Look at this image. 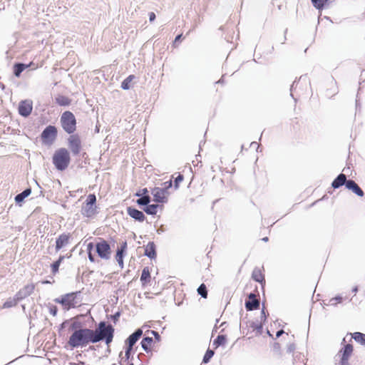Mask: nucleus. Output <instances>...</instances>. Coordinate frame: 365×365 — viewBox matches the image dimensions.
I'll use <instances>...</instances> for the list:
<instances>
[{
  "instance_id": "f257e3e1",
  "label": "nucleus",
  "mask_w": 365,
  "mask_h": 365,
  "mask_svg": "<svg viewBox=\"0 0 365 365\" xmlns=\"http://www.w3.org/2000/svg\"><path fill=\"white\" fill-rule=\"evenodd\" d=\"M93 329L85 327L73 332L70 336L68 344L71 349L85 347L89 344H96Z\"/></svg>"
},
{
  "instance_id": "f03ea898",
  "label": "nucleus",
  "mask_w": 365,
  "mask_h": 365,
  "mask_svg": "<svg viewBox=\"0 0 365 365\" xmlns=\"http://www.w3.org/2000/svg\"><path fill=\"white\" fill-rule=\"evenodd\" d=\"M93 332L96 343L104 341L109 346L113 341L115 329L112 324L105 321H101L96 328L93 329Z\"/></svg>"
},
{
  "instance_id": "7ed1b4c3",
  "label": "nucleus",
  "mask_w": 365,
  "mask_h": 365,
  "mask_svg": "<svg viewBox=\"0 0 365 365\" xmlns=\"http://www.w3.org/2000/svg\"><path fill=\"white\" fill-rule=\"evenodd\" d=\"M81 294L80 291L67 293L54 299L53 301L61 304L63 309L68 311L81 303Z\"/></svg>"
},
{
  "instance_id": "20e7f679",
  "label": "nucleus",
  "mask_w": 365,
  "mask_h": 365,
  "mask_svg": "<svg viewBox=\"0 0 365 365\" xmlns=\"http://www.w3.org/2000/svg\"><path fill=\"white\" fill-rule=\"evenodd\" d=\"M53 164L58 171L65 170L71 162V156L66 148H61L55 151L52 158Z\"/></svg>"
},
{
  "instance_id": "39448f33",
  "label": "nucleus",
  "mask_w": 365,
  "mask_h": 365,
  "mask_svg": "<svg viewBox=\"0 0 365 365\" xmlns=\"http://www.w3.org/2000/svg\"><path fill=\"white\" fill-rule=\"evenodd\" d=\"M60 123L63 130L70 135L76 130V119L71 111H64L61 115Z\"/></svg>"
},
{
  "instance_id": "423d86ee",
  "label": "nucleus",
  "mask_w": 365,
  "mask_h": 365,
  "mask_svg": "<svg viewBox=\"0 0 365 365\" xmlns=\"http://www.w3.org/2000/svg\"><path fill=\"white\" fill-rule=\"evenodd\" d=\"M95 248L96 252L101 259L106 260L110 259L111 247L108 241L103 238H98V241L95 244Z\"/></svg>"
},
{
  "instance_id": "0eeeda50",
  "label": "nucleus",
  "mask_w": 365,
  "mask_h": 365,
  "mask_svg": "<svg viewBox=\"0 0 365 365\" xmlns=\"http://www.w3.org/2000/svg\"><path fill=\"white\" fill-rule=\"evenodd\" d=\"M58 135V130L55 125L46 126L41 133L42 144L51 145L56 140Z\"/></svg>"
},
{
  "instance_id": "6e6552de",
  "label": "nucleus",
  "mask_w": 365,
  "mask_h": 365,
  "mask_svg": "<svg viewBox=\"0 0 365 365\" xmlns=\"http://www.w3.org/2000/svg\"><path fill=\"white\" fill-rule=\"evenodd\" d=\"M68 145L73 155H78L81 150V140L78 134L71 135L68 138Z\"/></svg>"
},
{
  "instance_id": "1a4fd4ad",
  "label": "nucleus",
  "mask_w": 365,
  "mask_h": 365,
  "mask_svg": "<svg viewBox=\"0 0 365 365\" xmlns=\"http://www.w3.org/2000/svg\"><path fill=\"white\" fill-rule=\"evenodd\" d=\"M245 307L247 312L257 310L260 307V301L257 298V295L254 292H250L247 295V299L245 300Z\"/></svg>"
},
{
  "instance_id": "9d476101",
  "label": "nucleus",
  "mask_w": 365,
  "mask_h": 365,
  "mask_svg": "<svg viewBox=\"0 0 365 365\" xmlns=\"http://www.w3.org/2000/svg\"><path fill=\"white\" fill-rule=\"evenodd\" d=\"M33 110V101L29 99L22 100L19 103L18 111L21 116L27 118Z\"/></svg>"
},
{
  "instance_id": "9b49d317",
  "label": "nucleus",
  "mask_w": 365,
  "mask_h": 365,
  "mask_svg": "<svg viewBox=\"0 0 365 365\" xmlns=\"http://www.w3.org/2000/svg\"><path fill=\"white\" fill-rule=\"evenodd\" d=\"M135 195L139 197L136 200V203L140 207L145 205L147 203H150L151 202V197L149 195L148 190L146 187L139 190Z\"/></svg>"
},
{
  "instance_id": "f8f14e48",
  "label": "nucleus",
  "mask_w": 365,
  "mask_h": 365,
  "mask_svg": "<svg viewBox=\"0 0 365 365\" xmlns=\"http://www.w3.org/2000/svg\"><path fill=\"white\" fill-rule=\"evenodd\" d=\"M34 289L35 285L34 284H26L23 288L20 289L15 295L19 301H21L30 296L34 292Z\"/></svg>"
},
{
  "instance_id": "ddd939ff",
  "label": "nucleus",
  "mask_w": 365,
  "mask_h": 365,
  "mask_svg": "<svg viewBox=\"0 0 365 365\" xmlns=\"http://www.w3.org/2000/svg\"><path fill=\"white\" fill-rule=\"evenodd\" d=\"M143 335V330L140 328L135 329L125 341V346L133 348V346Z\"/></svg>"
},
{
  "instance_id": "4468645a",
  "label": "nucleus",
  "mask_w": 365,
  "mask_h": 365,
  "mask_svg": "<svg viewBox=\"0 0 365 365\" xmlns=\"http://www.w3.org/2000/svg\"><path fill=\"white\" fill-rule=\"evenodd\" d=\"M128 215L135 221L142 222L145 220V215L143 212L138 210L137 208L130 206L127 207Z\"/></svg>"
},
{
  "instance_id": "2eb2a0df",
  "label": "nucleus",
  "mask_w": 365,
  "mask_h": 365,
  "mask_svg": "<svg viewBox=\"0 0 365 365\" xmlns=\"http://www.w3.org/2000/svg\"><path fill=\"white\" fill-rule=\"evenodd\" d=\"M71 238L70 233H62L56 240V252H58L63 247H66L69 243Z\"/></svg>"
},
{
  "instance_id": "dca6fc26",
  "label": "nucleus",
  "mask_w": 365,
  "mask_h": 365,
  "mask_svg": "<svg viewBox=\"0 0 365 365\" xmlns=\"http://www.w3.org/2000/svg\"><path fill=\"white\" fill-rule=\"evenodd\" d=\"M151 194L153 196V200L156 203H166L168 202V196L162 193V190L159 187H155L151 190Z\"/></svg>"
},
{
  "instance_id": "f3484780",
  "label": "nucleus",
  "mask_w": 365,
  "mask_h": 365,
  "mask_svg": "<svg viewBox=\"0 0 365 365\" xmlns=\"http://www.w3.org/2000/svg\"><path fill=\"white\" fill-rule=\"evenodd\" d=\"M346 188L349 190L353 192L355 195L359 197H363L364 195V192L362 189L359 186V185L353 180L349 179L347 185H346Z\"/></svg>"
},
{
  "instance_id": "a211bd4d",
  "label": "nucleus",
  "mask_w": 365,
  "mask_h": 365,
  "mask_svg": "<svg viewBox=\"0 0 365 365\" xmlns=\"http://www.w3.org/2000/svg\"><path fill=\"white\" fill-rule=\"evenodd\" d=\"M144 255L150 259H155L157 257L156 245L151 241L145 247Z\"/></svg>"
},
{
  "instance_id": "6ab92c4d",
  "label": "nucleus",
  "mask_w": 365,
  "mask_h": 365,
  "mask_svg": "<svg viewBox=\"0 0 365 365\" xmlns=\"http://www.w3.org/2000/svg\"><path fill=\"white\" fill-rule=\"evenodd\" d=\"M347 182H348V180H347L346 175L344 173H340L332 181L331 187L334 189H338L343 185H344L346 187V185H347Z\"/></svg>"
},
{
  "instance_id": "aec40b11",
  "label": "nucleus",
  "mask_w": 365,
  "mask_h": 365,
  "mask_svg": "<svg viewBox=\"0 0 365 365\" xmlns=\"http://www.w3.org/2000/svg\"><path fill=\"white\" fill-rule=\"evenodd\" d=\"M252 278L257 282H259L262 287H263L265 285V278L264 275L262 274L261 270L255 267L252 273Z\"/></svg>"
},
{
  "instance_id": "412c9836",
  "label": "nucleus",
  "mask_w": 365,
  "mask_h": 365,
  "mask_svg": "<svg viewBox=\"0 0 365 365\" xmlns=\"http://www.w3.org/2000/svg\"><path fill=\"white\" fill-rule=\"evenodd\" d=\"M31 193V188L27 187L24 190H23L21 192L17 194L15 197L14 200L16 204L21 205L25 200L26 197L29 196Z\"/></svg>"
},
{
  "instance_id": "4be33fe9",
  "label": "nucleus",
  "mask_w": 365,
  "mask_h": 365,
  "mask_svg": "<svg viewBox=\"0 0 365 365\" xmlns=\"http://www.w3.org/2000/svg\"><path fill=\"white\" fill-rule=\"evenodd\" d=\"M341 354V359L349 360L353 352V346L351 344H347L339 351Z\"/></svg>"
},
{
  "instance_id": "5701e85b",
  "label": "nucleus",
  "mask_w": 365,
  "mask_h": 365,
  "mask_svg": "<svg viewBox=\"0 0 365 365\" xmlns=\"http://www.w3.org/2000/svg\"><path fill=\"white\" fill-rule=\"evenodd\" d=\"M96 205H88L82 207L81 214L87 217H91L96 213Z\"/></svg>"
},
{
  "instance_id": "b1692460",
  "label": "nucleus",
  "mask_w": 365,
  "mask_h": 365,
  "mask_svg": "<svg viewBox=\"0 0 365 365\" xmlns=\"http://www.w3.org/2000/svg\"><path fill=\"white\" fill-rule=\"evenodd\" d=\"M29 67L27 64L24 63L17 62L13 66V73L16 77H20L21 73Z\"/></svg>"
},
{
  "instance_id": "393cba45",
  "label": "nucleus",
  "mask_w": 365,
  "mask_h": 365,
  "mask_svg": "<svg viewBox=\"0 0 365 365\" xmlns=\"http://www.w3.org/2000/svg\"><path fill=\"white\" fill-rule=\"evenodd\" d=\"M160 207L158 203L156 204H150L147 203L145 205L142 207L143 211L150 215H155L158 212V208Z\"/></svg>"
},
{
  "instance_id": "a878e982",
  "label": "nucleus",
  "mask_w": 365,
  "mask_h": 365,
  "mask_svg": "<svg viewBox=\"0 0 365 365\" xmlns=\"http://www.w3.org/2000/svg\"><path fill=\"white\" fill-rule=\"evenodd\" d=\"M153 342V339L150 336H144L140 341L142 349L146 352H151L150 346Z\"/></svg>"
},
{
  "instance_id": "bb28decb",
  "label": "nucleus",
  "mask_w": 365,
  "mask_h": 365,
  "mask_svg": "<svg viewBox=\"0 0 365 365\" xmlns=\"http://www.w3.org/2000/svg\"><path fill=\"white\" fill-rule=\"evenodd\" d=\"M151 279L150 272L148 267H145L140 275V280L142 283L143 286H145L146 284L150 282Z\"/></svg>"
},
{
  "instance_id": "cd10ccee",
  "label": "nucleus",
  "mask_w": 365,
  "mask_h": 365,
  "mask_svg": "<svg viewBox=\"0 0 365 365\" xmlns=\"http://www.w3.org/2000/svg\"><path fill=\"white\" fill-rule=\"evenodd\" d=\"M227 341V336L225 334H219L213 341L212 345L215 349L221 346H225Z\"/></svg>"
},
{
  "instance_id": "c85d7f7f",
  "label": "nucleus",
  "mask_w": 365,
  "mask_h": 365,
  "mask_svg": "<svg viewBox=\"0 0 365 365\" xmlns=\"http://www.w3.org/2000/svg\"><path fill=\"white\" fill-rule=\"evenodd\" d=\"M66 257L68 258L70 257V256L66 257L64 255H61L59 256L57 260H56L51 264V272L53 274H56L58 272L59 267Z\"/></svg>"
},
{
  "instance_id": "c756f323",
  "label": "nucleus",
  "mask_w": 365,
  "mask_h": 365,
  "mask_svg": "<svg viewBox=\"0 0 365 365\" xmlns=\"http://www.w3.org/2000/svg\"><path fill=\"white\" fill-rule=\"evenodd\" d=\"M56 103L61 106H68L71 100L66 96L59 95L56 98Z\"/></svg>"
},
{
  "instance_id": "7c9ffc66",
  "label": "nucleus",
  "mask_w": 365,
  "mask_h": 365,
  "mask_svg": "<svg viewBox=\"0 0 365 365\" xmlns=\"http://www.w3.org/2000/svg\"><path fill=\"white\" fill-rule=\"evenodd\" d=\"M248 324H250V327L256 331L257 335H261L262 334L264 323L260 322L257 324L255 322H247L246 327H248Z\"/></svg>"
},
{
  "instance_id": "2f4dec72",
  "label": "nucleus",
  "mask_w": 365,
  "mask_h": 365,
  "mask_svg": "<svg viewBox=\"0 0 365 365\" xmlns=\"http://www.w3.org/2000/svg\"><path fill=\"white\" fill-rule=\"evenodd\" d=\"M20 302L16 296L14 295V297H9L6 299V301L3 304V309H9L15 307L18 302Z\"/></svg>"
},
{
  "instance_id": "473e14b6",
  "label": "nucleus",
  "mask_w": 365,
  "mask_h": 365,
  "mask_svg": "<svg viewBox=\"0 0 365 365\" xmlns=\"http://www.w3.org/2000/svg\"><path fill=\"white\" fill-rule=\"evenodd\" d=\"M329 0H311L313 6L319 10H323Z\"/></svg>"
},
{
  "instance_id": "72a5a7b5",
  "label": "nucleus",
  "mask_w": 365,
  "mask_h": 365,
  "mask_svg": "<svg viewBox=\"0 0 365 365\" xmlns=\"http://www.w3.org/2000/svg\"><path fill=\"white\" fill-rule=\"evenodd\" d=\"M352 339L361 345H365V334L356 331L351 334Z\"/></svg>"
},
{
  "instance_id": "f704fd0d",
  "label": "nucleus",
  "mask_w": 365,
  "mask_h": 365,
  "mask_svg": "<svg viewBox=\"0 0 365 365\" xmlns=\"http://www.w3.org/2000/svg\"><path fill=\"white\" fill-rule=\"evenodd\" d=\"M135 78L134 75H129L121 83L120 88L123 90H129L131 87L130 84L132 81Z\"/></svg>"
},
{
  "instance_id": "c9c22d12",
  "label": "nucleus",
  "mask_w": 365,
  "mask_h": 365,
  "mask_svg": "<svg viewBox=\"0 0 365 365\" xmlns=\"http://www.w3.org/2000/svg\"><path fill=\"white\" fill-rule=\"evenodd\" d=\"M85 327H83V324L79 321H74L73 322L71 325L69 326V331H71L72 333L75 332L79 329H83Z\"/></svg>"
},
{
  "instance_id": "e433bc0d",
  "label": "nucleus",
  "mask_w": 365,
  "mask_h": 365,
  "mask_svg": "<svg viewBox=\"0 0 365 365\" xmlns=\"http://www.w3.org/2000/svg\"><path fill=\"white\" fill-rule=\"evenodd\" d=\"M197 294L200 295L202 298L206 299L207 297V289L205 284H201L197 289Z\"/></svg>"
},
{
  "instance_id": "4c0bfd02",
  "label": "nucleus",
  "mask_w": 365,
  "mask_h": 365,
  "mask_svg": "<svg viewBox=\"0 0 365 365\" xmlns=\"http://www.w3.org/2000/svg\"><path fill=\"white\" fill-rule=\"evenodd\" d=\"M215 354V351L210 349H207L202 359V363L207 364Z\"/></svg>"
},
{
  "instance_id": "58836bf2",
  "label": "nucleus",
  "mask_w": 365,
  "mask_h": 365,
  "mask_svg": "<svg viewBox=\"0 0 365 365\" xmlns=\"http://www.w3.org/2000/svg\"><path fill=\"white\" fill-rule=\"evenodd\" d=\"M133 348L125 346V361H129L133 359Z\"/></svg>"
},
{
  "instance_id": "ea45409f",
  "label": "nucleus",
  "mask_w": 365,
  "mask_h": 365,
  "mask_svg": "<svg viewBox=\"0 0 365 365\" xmlns=\"http://www.w3.org/2000/svg\"><path fill=\"white\" fill-rule=\"evenodd\" d=\"M85 204L88 205H96V197L95 194H89L87 196V198L85 201Z\"/></svg>"
},
{
  "instance_id": "a19ab883",
  "label": "nucleus",
  "mask_w": 365,
  "mask_h": 365,
  "mask_svg": "<svg viewBox=\"0 0 365 365\" xmlns=\"http://www.w3.org/2000/svg\"><path fill=\"white\" fill-rule=\"evenodd\" d=\"M120 315L121 312L120 311H118L114 314L107 315V319H110L115 324H116V323L119 320Z\"/></svg>"
},
{
  "instance_id": "79ce46f5",
  "label": "nucleus",
  "mask_w": 365,
  "mask_h": 365,
  "mask_svg": "<svg viewBox=\"0 0 365 365\" xmlns=\"http://www.w3.org/2000/svg\"><path fill=\"white\" fill-rule=\"evenodd\" d=\"M262 310H261L260 319H261V322L264 324L267 319V317L269 314H266V307L264 305V302H262Z\"/></svg>"
},
{
  "instance_id": "37998d69",
  "label": "nucleus",
  "mask_w": 365,
  "mask_h": 365,
  "mask_svg": "<svg viewBox=\"0 0 365 365\" xmlns=\"http://www.w3.org/2000/svg\"><path fill=\"white\" fill-rule=\"evenodd\" d=\"M126 254H127V252L117 249L115 256V260L120 259L121 261V259H124Z\"/></svg>"
},
{
  "instance_id": "c03bdc74",
  "label": "nucleus",
  "mask_w": 365,
  "mask_h": 365,
  "mask_svg": "<svg viewBox=\"0 0 365 365\" xmlns=\"http://www.w3.org/2000/svg\"><path fill=\"white\" fill-rule=\"evenodd\" d=\"M343 300V297L340 295H337L335 297L331 298L329 300L330 305L336 306L338 303H341Z\"/></svg>"
},
{
  "instance_id": "a18cd8bd",
  "label": "nucleus",
  "mask_w": 365,
  "mask_h": 365,
  "mask_svg": "<svg viewBox=\"0 0 365 365\" xmlns=\"http://www.w3.org/2000/svg\"><path fill=\"white\" fill-rule=\"evenodd\" d=\"M184 176L182 174H179L174 180V187L175 190L178 189L180 183L183 180Z\"/></svg>"
},
{
  "instance_id": "49530a36",
  "label": "nucleus",
  "mask_w": 365,
  "mask_h": 365,
  "mask_svg": "<svg viewBox=\"0 0 365 365\" xmlns=\"http://www.w3.org/2000/svg\"><path fill=\"white\" fill-rule=\"evenodd\" d=\"M48 308H49L50 314L51 315H53V317L56 316V314L58 313V307H57V306L53 305V304H50L48 306Z\"/></svg>"
},
{
  "instance_id": "de8ad7c7",
  "label": "nucleus",
  "mask_w": 365,
  "mask_h": 365,
  "mask_svg": "<svg viewBox=\"0 0 365 365\" xmlns=\"http://www.w3.org/2000/svg\"><path fill=\"white\" fill-rule=\"evenodd\" d=\"M148 332H150L152 335L154 336L155 340L157 341H160L161 339L160 335L157 331L155 330H149Z\"/></svg>"
},
{
  "instance_id": "09e8293b",
  "label": "nucleus",
  "mask_w": 365,
  "mask_h": 365,
  "mask_svg": "<svg viewBox=\"0 0 365 365\" xmlns=\"http://www.w3.org/2000/svg\"><path fill=\"white\" fill-rule=\"evenodd\" d=\"M296 349V345L294 343H290L287 345V353H292L294 352V351Z\"/></svg>"
},
{
  "instance_id": "8fccbe9b",
  "label": "nucleus",
  "mask_w": 365,
  "mask_h": 365,
  "mask_svg": "<svg viewBox=\"0 0 365 365\" xmlns=\"http://www.w3.org/2000/svg\"><path fill=\"white\" fill-rule=\"evenodd\" d=\"M69 321L68 319H66L65 321H63L58 327V332L60 333L63 329H64L66 328V327L67 326V324L69 323Z\"/></svg>"
},
{
  "instance_id": "3c124183",
  "label": "nucleus",
  "mask_w": 365,
  "mask_h": 365,
  "mask_svg": "<svg viewBox=\"0 0 365 365\" xmlns=\"http://www.w3.org/2000/svg\"><path fill=\"white\" fill-rule=\"evenodd\" d=\"M242 313H243V310L241 309V311H240V314H241L240 328H243V324H246V322H247V321H245V319L247 317V314H246V316L244 317L242 315Z\"/></svg>"
},
{
  "instance_id": "603ef678",
  "label": "nucleus",
  "mask_w": 365,
  "mask_h": 365,
  "mask_svg": "<svg viewBox=\"0 0 365 365\" xmlns=\"http://www.w3.org/2000/svg\"><path fill=\"white\" fill-rule=\"evenodd\" d=\"M127 247H128L127 241L125 240L121 242L120 246L119 247H118L117 249L127 252Z\"/></svg>"
},
{
  "instance_id": "864d4df0",
  "label": "nucleus",
  "mask_w": 365,
  "mask_h": 365,
  "mask_svg": "<svg viewBox=\"0 0 365 365\" xmlns=\"http://www.w3.org/2000/svg\"><path fill=\"white\" fill-rule=\"evenodd\" d=\"M296 83H297V81L295 80V81L292 83V84L291 85V86H290V96L294 98V101H295V102L297 101V99L294 98V96H293L292 92H293L294 89L295 88V84H296Z\"/></svg>"
},
{
  "instance_id": "5fc2aeb1",
  "label": "nucleus",
  "mask_w": 365,
  "mask_h": 365,
  "mask_svg": "<svg viewBox=\"0 0 365 365\" xmlns=\"http://www.w3.org/2000/svg\"><path fill=\"white\" fill-rule=\"evenodd\" d=\"M94 247H95V245L93 242H89L87 245V252H92Z\"/></svg>"
},
{
  "instance_id": "6e6d98bb",
  "label": "nucleus",
  "mask_w": 365,
  "mask_h": 365,
  "mask_svg": "<svg viewBox=\"0 0 365 365\" xmlns=\"http://www.w3.org/2000/svg\"><path fill=\"white\" fill-rule=\"evenodd\" d=\"M156 18V16L154 12H150L149 13V21L150 22H153L155 21Z\"/></svg>"
},
{
  "instance_id": "4d7b16f0",
  "label": "nucleus",
  "mask_w": 365,
  "mask_h": 365,
  "mask_svg": "<svg viewBox=\"0 0 365 365\" xmlns=\"http://www.w3.org/2000/svg\"><path fill=\"white\" fill-rule=\"evenodd\" d=\"M280 344L278 342H275L273 345V349L275 351H280Z\"/></svg>"
},
{
  "instance_id": "13d9d810",
  "label": "nucleus",
  "mask_w": 365,
  "mask_h": 365,
  "mask_svg": "<svg viewBox=\"0 0 365 365\" xmlns=\"http://www.w3.org/2000/svg\"><path fill=\"white\" fill-rule=\"evenodd\" d=\"M173 186V182L172 180H168L165 182H164V187H167L168 190L171 188Z\"/></svg>"
},
{
  "instance_id": "bf43d9fd",
  "label": "nucleus",
  "mask_w": 365,
  "mask_h": 365,
  "mask_svg": "<svg viewBox=\"0 0 365 365\" xmlns=\"http://www.w3.org/2000/svg\"><path fill=\"white\" fill-rule=\"evenodd\" d=\"M88 257L90 262H95V257L92 254V252H88Z\"/></svg>"
},
{
  "instance_id": "052dcab7",
  "label": "nucleus",
  "mask_w": 365,
  "mask_h": 365,
  "mask_svg": "<svg viewBox=\"0 0 365 365\" xmlns=\"http://www.w3.org/2000/svg\"><path fill=\"white\" fill-rule=\"evenodd\" d=\"M182 34L177 35V36H175V40H174L173 43L175 44V43H176L177 42L180 41H181V38H182Z\"/></svg>"
},
{
  "instance_id": "680f3d73",
  "label": "nucleus",
  "mask_w": 365,
  "mask_h": 365,
  "mask_svg": "<svg viewBox=\"0 0 365 365\" xmlns=\"http://www.w3.org/2000/svg\"><path fill=\"white\" fill-rule=\"evenodd\" d=\"M160 190H162V193L164 194L165 195L168 196V195H169L168 189L167 187H160Z\"/></svg>"
},
{
  "instance_id": "e2e57ef3",
  "label": "nucleus",
  "mask_w": 365,
  "mask_h": 365,
  "mask_svg": "<svg viewBox=\"0 0 365 365\" xmlns=\"http://www.w3.org/2000/svg\"><path fill=\"white\" fill-rule=\"evenodd\" d=\"M284 333V331L283 329L278 330L276 333V337L277 338L280 337Z\"/></svg>"
},
{
  "instance_id": "0e129e2a",
  "label": "nucleus",
  "mask_w": 365,
  "mask_h": 365,
  "mask_svg": "<svg viewBox=\"0 0 365 365\" xmlns=\"http://www.w3.org/2000/svg\"><path fill=\"white\" fill-rule=\"evenodd\" d=\"M339 365H349V360L340 359Z\"/></svg>"
},
{
  "instance_id": "69168bd1",
  "label": "nucleus",
  "mask_w": 365,
  "mask_h": 365,
  "mask_svg": "<svg viewBox=\"0 0 365 365\" xmlns=\"http://www.w3.org/2000/svg\"><path fill=\"white\" fill-rule=\"evenodd\" d=\"M116 262H118L119 267L123 269V267H124V262H123V259H121V261L119 259V260H116Z\"/></svg>"
},
{
  "instance_id": "338daca9",
  "label": "nucleus",
  "mask_w": 365,
  "mask_h": 365,
  "mask_svg": "<svg viewBox=\"0 0 365 365\" xmlns=\"http://www.w3.org/2000/svg\"><path fill=\"white\" fill-rule=\"evenodd\" d=\"M252 146H257V151H258V149L259 148V145L257 142H255V141L252 142L250 143V147H252Z\"/></svg>"
},
{
  "instance_id": "774afa93",
  "label": "nucleus",
  "mask_w": 365,
  "mask_h": 365,
  "mask_svg": "<svg viewBox=\"0 0 365 365\" xmlns=\"http://www.w3.org/2000/svg\"><path fill=\"white\" fill-rule=\"evenodd\" d=\"M224 76L225 75H222V77L220 78V79L219 81H217L216 82V83H220V84H223L224 83Z\"/></svg>"
}]
</instances>
